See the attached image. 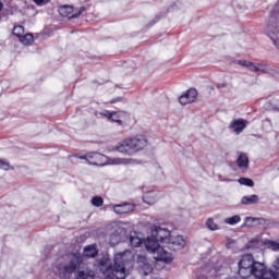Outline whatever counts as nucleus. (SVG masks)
I'll list each match as a JSON object with an SVG mask.
<instances>
[{
	"label": "nucleus",
	"instance_id": "35",
	"mask_svg": "<svg viewBox=\"0 0 279 279\" xmlns=\"http://www.w3.org/2000/svg\"><path fill=\"white\" fill-rule=\"evenodd\" d=\"M34 2H35L37 5H45V3H49V0H34Z\"/></svg>",
	"mask_w": 279,
	"mask_h": 279
},
{
	"label": "nucleus",
	"instance_id": "10",
	"mask_svg": "<svg viewBox=\"0 0 279 279\" xmlns=\"http://www.w3.org/2000/svg\"><path fill=\"white\" fill-rule=\"evenodd\" d=\"M84 12V8H81V10L76 13H73V7L71 5H63L59 9L60 16L66 17V19H77Z\"/></svg>",
	"mask_w": 279,
	"mask_h": 279
},
{
	"label": "nucleus",
	"instance_id": "32",
	"mask_svg": "<svg viewBox=\"0 0 279 279\" xmlns=\"http://www.w3.org/2000/svg\"><path fill=\"white\" fill-rule=\"evenodd\" d=\"M0 169H3L4 171H8V169H10V162L0 159Z\"/></svg>",
	"mask_w": 279,
	"mask_h": 279
},
{
	"label": "nucleus",
	"instance_id": "24",
	"mask_svg": "<svg viewBox=\"0 0 279 279\" xmlns=\"http://www.w3.org/2000/svg\"><path fill=\"white\" fill-rule=\"evenodd\" d=\"M20 41L22 45H31L32 43H34V35L32 34H24L21 38Z\"/></svg>",
	"mask_w": 279,
	"mask_h": 279
},
{
	"label": "nucleus",
	"instance_id": "5",
	"mask_svg": "<svg viewBox=\"0 0 279 279\" xmlns=\"http://www.w3.org/2000/svg\"><path fill=\"white\" fill-rule=\"evenodd\" d=\"M147 147V138L143 135H136L131 138L124 140L117 146V150L120 154H125L126 156H134L138 151H143Z\"/></svg>",
	"mask_w": 279,
	"mask_h": 279
},
{
	"label": "nucleus",
	"instance_id": "18",
	"mask_svg": "<svg viewBox=\"0 0 279 279\" xmlns=\"http://www.w3.org/2000/svg\"><path fill=\"white\" fill-rule=\"evenodd\" d=\"M241 204H244V206H250L252 204H258V195L253 194L251 196H243L241 199Z\"/></svg>",
	"mask_w": 279,
	"mask_h": 279
},
{
	"label": "nucleus",
	"instance_id": "11",
	"mask_svg": "<svg viewBox=\"0 0 279 279\" xmlns=\"http://www.w3.org/2000/svg\"><path fill=\"white\" fill-rule=\"evenodd\" d=\"M230 130L234 132V134H241L247 128V121L243 119L233 120L230 125Z\"/></svg>",
	"mask_w": 279,
	"mask_h": 279
},
{
	"label": "nucleus",
	"instance_id": "22",
	"mask_svg": "<svg viewBox=\"0 0 279 279\" xmlns=\"http://www.w3.org/2000/svg\"><path fill=\"white\" fill-rule=\"evenodd\" d=\"M109 243L110 245H119V243H121V234L119 233V231H116L110 235Z\"/></svg>",
	"mask_w": 279,
	"mask_h": 279
},
{
	"label": "nucleus",
	"instance_id": "12",
	"mask_svg": "<svg viewBox=\"0 0 279 279\" xmlns=\"http://www.w3.org/2000/svg\"><path fill=\"white\" fill-rule=\"evenodd\" d=\"M267 220L265 218H254V217H246L244 221L245 228H260V226H265Z\"/></svg>",
	"mask_w": 279,
	"mask_h": 279
},
{
	"label": "nucleus",
	"instance_id": "28",
	"mask_svg": "<svg viewBox=\"0 0 279 279\" xmlns=\"http://www.w3.org/2000/svg\"><path fill=\"white\" fill-rule=\"evenodd\" d=\"M206 226L208 230H211L213 232H215L216 230H219V226L215 222L213 218L207 219Z\"/></svg>",
	"mask_w": 279,
	"mask_h": 279
},
{
	"label": "nucleus",
	"instance_id": "36",
	"mask_svg": "<svg viewBox=\"0 0 279 279\" xmlns=\"http://www.w3.org/2000/svg\"><path fill=\"white\" fill-rule=\"evenodd\" d=\"M118 101H123V98L122 97L114 98L110 100V104H118Z\"/></svg>",
	"mask_w": 279,
	"mask_h": 279
},
{
	"label": "nucleus",
	"instance_id": "17",
	"mask_svg": "<svg viewBox=\"0 0 279 279\" xmlns=\"http://www.w3.org/2000/svg\"><path fill=\"white\" fill-rule=\"evenodd\" d=\"M236 162H238L239 169H247V167H250V159L247 158V155H245V154H241L238 157Z\"/></svg>",
	"mask_w": 279,
	"mask_h": 279
},
{
	"label": "nucleus",
	"instance_id": "9",
	"mask_svg": "<svg viewBox=\"0 0 279 279\" xmlns=\"http://www.w3.org/2000/svg\"><path fill=\"white\" fill-rule=\"evenodd\" d=\"M195 99H197V89L190 88L187 92L179 97V102L181 104V106H186L189 104H193Z\"/></svg>",
	"mask_w": 279,
	"mask_h": 279
},
{
	"label": "nucleus",
	"instance_id": "16",
	"mask_svg": "<svg viewBox=\"0 0 279 279\" xmlns=\"http://www.w3.org/2000/svg\"><path fill=\"white\" fill-rule=\"evenodd\" d=\"M75 279H95V271L86 268L77 271Z\"/></svg>",
	"mask_w": 279,
	"mask_h": 279
},
{
	"label": "nucleus",
	"instance_id": "29",
	"mask_svg": "<svg viewBox=\"0 0 279 279\" xmlns=\"http://www.w3.org/2000/svg\"><path fill=\"white\" fill-rule=\"evenodd\" d=\"M25 34V28L21 25L14 26L13 28V35L17 38H21Z\"/></svg>",
	"mask_w": 279,
	"mask_h": 279
},
{
	"label": "nucleus",
	"instance_id": "19",
	"mask_svg": "<svg viewBox=\"0 0 279 279\" xmlns=\"http://www.w3.org/2000/svg\"><path fill=\"white\" fill-rule=\"evenodd\" d=\"M134 159L131 158H113L110 160V165H134Z\"/></svg>",
	"mask_w": 279,
	"mask_h": 279
},
{
	"label": "nucleus",
	"instance_id": "23",
	"mask_svg": "<svg viewBox=\"0 0 279 279\" xmlns=\"http://www.w3.org/2000/svg\"><path fill=\"white\" fill-rule=\"evenodd\" d=\"M240 221H241V216L239 215L225 219V223H227L228 226H236V223H239Z\"/></svg>",
	"mask_w": 279,
	"mask_h": 279
},
{
	"label": "nucleus",
	"instance_id": "39",
	"mask_svg": "<svg viewBox=\"0 0 279 279\" xmlns=\"http://www.w3.org/2000/svg\"><path fill=\"white\" fill-rule=\"evenodd\" d=\"M225 86H226V84L218 85V87H222V88H223Z\"/></svg>",
	"mask_w": 279,
	"mask_h": 279
},
{
	"label": "nucleus",
	"instance_id": "14",
	"mask_svg": "<svg viewBox=\"0 0 279 279\" xmlns=\"http://www.w3.org/2000/svg\"><path fill=\"white\" fill-rule=\"evenodd\" d=\"M130 119V114L125 111H112L111 121L119 123V125H124L125 121Z\"/></svg>",
	"mask_w": 279,
	"mask_h": 279
},
{
	"label": "nucleus",
	"instance_id": "7",
	"mask_svg": "<svg viewBox=\"0 0 279 279\" xmlns=\"http://www.w3.org/2000/svg\"><path fill=\"white\" fill-rule=\"evenodd\" d=\"M266 34L272 40L275 47L279 49V22L270 19L266 27Z\"/></svg>",
	"mask_w": 279,
	"mask_h": 279
},
{
	"label": "nucleus",
	"instance_id": "40",
	"mask_svg": "<svg viewBox=\"0 0 279 279\" xmlns=\"http://www.w3.org/2000/svg\"><path fill=\"white\" fill-rule=\"evenodd\" d=\"M275 109H277V110L279 111V105H277V106L275 107Z\"/></svg>",
	"mask_w": 279,
	"mask_h": 279
},
{
	"label": "nucleus",
	"instance_id": "30",
	"mask_svg": "<svg viewBox=\"0 0 279 279\" xmlns=\"http://www.w3.org/2000/svg\"><path fill=\"white\" fill-rule=\"evenodd\" d=\"M239 183L242 184L243 186H254V181L247 178H240Z\"/></svg>",
	"mask_w": 279,
	"mask_h": 279
},
{
	"label": "nucleus",
	"instance_id": "34",
	"mask_svg": "<svg viewBox=\"0 0 279 279\" xmlns=\"http://www.w3.org/2000/svg\"><path fill=\"white\" fill-rule=\"evenodd\" d=\"M100 114L101 117H106V119H109L110 121L112 120V111L105 110Z\"/></svg>",
	"mask_w": 279,
	"mask_h": 279
},
{
	"label": "nucleus",
	"instance_id": "25",
	"mask_svg": "<svg viewBox=\"0 0 279 279\" xmlns=\"http://www.w3.org/2000/svg\"><path fill=\"white\" fill-rule=\"evenodd\" d=\"M263 240L260 239V235L252 239L248 243V247H260V245H263Z\"/></svg>",
	"mask_w": 279,
	"mask_h": 279
},
{
	"label": "nucleus",
	"instance_id": "15",
	"mask_svg": "<svg viewBox=\"0 0 279 279\" xmlns=\"http://www.w3.org/2000/svg\"><path fill=\"white\" fill-rule=\"evenodd\" d=\"M113 211L117 213V215H128V213L134 211V205L128 203L114 205Z\"/></svg>",
	"mask_w": 279,
	"mask_h": 279
},
{
	"label": "nucleus",
	"instance_id": "38",
	"mask_svg": "<svg viewBox=\"0 0 279 279\" xmlns=\"http://www.w3.org/2000/svg\"><path fill=\"white\" fill-rule=\"evenodd\" d=\"M197 279H208L206 276H199Z\"/></svg>",
	"mask_w": 279,
	"mask_h": 279
},
{
	"label": "nucleus",
	"instance_id": "20",
	"mask_svg": "<svg viewBox=\"0 0 279 279\" xmlns=\"http://www.w3.org/2000/svg\"><path fill=\"white\" fill-rule=\"evenodd\" d=\"M84 256H86V258H95L97 256V248L95 245L86 246L84 250Z\"/></svg>",
	"mask_w": 279,
	"mask_h": 279
},
{
	"label": "nucleus",
	"instance_id": "6",
	"mask_svg": "<svg viewBox=\"0 0 279 279\" xmlns=\"http://www.w3.org/2000/svg\"><path fill=\"white\" fill-rule=\"evenodd\" d=\"M238 64L250 70L252 73L274 75L276 71L265 63H256L247 60H239Z\"/></svg>",
	"mask_w": 279,
	"mask_h": 279
},
{
	"label": "nucleus",
	"instance_id": "37",
	"mask_svg": "<svg viewBox=\"0 0 279 279\" xmlns=\"http://www.w3.org/2000/svg\"><path fill=\"white\" fill-rule=\"evenodd\" d=\"M3 10V3L0 2V12Z\"/></svg>",
	"mask_w": 279,
	"mask_h": 279
},
{
	"label": "nucleus",
	"instance_id": "31",
	"mask_svg": "<svg viewBox=\"0 0 279 279\" xmlns=\"http://www.w3.org/2000/svg\"><path fill=\"white\" fill-rule=\"evenodd\" d=\"M92 204L96 206V208H99V206H104V198L100 196H95L92 198Z\"/></svg>",
	"mask_w": 279,
	"mask_h": 279
},
{
	"label": "nucleus",
	"instance_id": "2",
	"mask_svg": "<svg viewBox=\"0 0 279 279\" xmlns=\"http://www.w3.org/2000/svg\"><path fill=\"white\" fill-rule=\"evenodd\" d=\"M134 263V254L131 251L118 253L114 256L113 267H109L105 270L104 275L107 279H125L128 276L126 265Z\"/></svg>",
	"mask_w": 279,
	"mask_h": 279
},
{
	"label": "nucleus",
	"instance_id": "4",
	"mask_svg": "<svg viewBox=\"0 0 279 279\" xmlns=\"http://www.w3.org/2000/svg\"><path fill=\"white\" fill-rule=\"evenodd\" d=\"M84 263V257L80 253H73L66 256L65 264H59L53 268L54 274L62 279H69L71 274H75V269Z\"/></svg>",
	"mask_w": 279,
	"mask_h": 279
},
{
	"label": "nucleus",
	"instance_id": "1",
	"mask_svg": "<svg viewBox=\"0 0 279 279\" xmlns=\"http://www.w3.org/2000/svg\"><path fill=\"white\" fill-rule=\"evenodd\" d=\"M171 235V231L162 227L155 226L151 228V235L144 241V245L147 252L154 254L155 260H161L162 263H171L173 260V255L160 246V243L168 244Z\"/></svg>",
	"mask_w": 279,
	"mask_h": 279
},
{
	"label": "nucleus",
	"instance_id": "3",
	"mask_svg": "<svg viewBox=\"0 0 279 279\" xmlns=\"http://www.w3.org/2000/svg\"><path fill=\"white\" fill-rule=\"evenodd\" d=\"M238 275L240 278H251L254 276L256 279H265V264L254 260V256L246 254L238 264Z\"/></svg>",
	"mask_w": 279,
	"mask_h": 279
},
{
	"label": "nucleus",
	"instance_id": "21",
	"mask_svg": "<svg viewBox=\"0 0 279 279\" xmlns=\"http://www.w3.org/2000/svg\"><path fill=\"white\" fill-rule=\"evenodd\" d=\"M157 199H158V198H157L156 192H148V193H146V194L144 195V202H145V204H149V205L156 204Z\"/></svg>",
	"mask_w": 279,
	"mask_h": 279
},
{
	"label": "nucleus",
	"instance_id": "27",
	"mask_svg": "<svg viewBox=\"0 0 279 279\" xmlns=\"http://www.w3.org/2000/svg\"><path fill=\"white\" fill-rule=\"evenodd\" d=\"M87 158L94 159L92 161V165H99V160H101L104 158V155H101L99 153H93L92 155H88Z\"/></svg>",
	"mask_w": 279,
	"mask_h": 279
},
{
	"label": "nucleus",
	"instance_id": "13",
	"mask_svg": "<svg viewBox=\"0 0 279 279\" xmlns=\"http://www.w3.org/2000/svg\"><path fill=\"white\" fill-rule=\"evenodd\" d=\"M137 263L140 265L141 271H143L144 276L151 274V265H149V260L144 255H138Z\"/></svg>",
	"mask_w": 279,
	"mask_h": 279
},
{
	"label": "nucleus",
	"instance_id": "8",
	"mask_svg": "<svg viewBox=\"0 0 279 279\" xmlns=\"http://www.w3.org/2000/svg\"><path fill=\"white\" fill-rule=\"evenodd\" d=\"M168 245H169L170 250L178 252V250L184 248V245H186V240L184 239V235H173L172 234V235H170Z\"/></svg>",
	"mask_w": 279,
	"mask_h": 279
},
{
	"label": "nucleus",
	"instance_id": "33",
	"mask_svg": "<svg viewBox=\"0 0 279 279\" xmlns=\"http://www.w3.org/2000/svg\"><path fill=\"white\" fill-rule=\"evenodd\" d=\"M269 247H271V250H274L275 252L279 251V243L275 242V241H269L268 242Z\"/></svg>",
	"mask_w": 279,
	"mask_h": 279
},
{
	"label": "nucleus",
	"instance_id": "26",
	"mask_svg": "<svg viewBox=\"0 0 279 279\" xmlns=\"http://www.w3.org/2000/svg\"><path fill=\"white\" fill-rule=\"evenodd\" d=\"M130 243L132 247H138L143 243V240L138 235H131Z\"/></svg>",
	"mask_w": 279,
	"mask_h": 279
}]
</instances>
